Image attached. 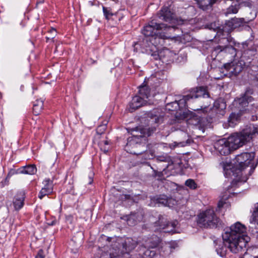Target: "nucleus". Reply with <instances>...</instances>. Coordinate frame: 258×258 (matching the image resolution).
Masks as SVG:
<instances>
[{
	"instance_id": "f257e3e1",
	"label": "nucleus",
	"mask_w": 258,
	"mask_h": 258,
	"mask_svg": "<svg viewBox=\"0 0 258 258\" xmlns=\"http://www.w3.org/2000/svg\"><path fill=\"white\" fill-rule=\"evenodd\" d=\"M257 136L258 124H250L241 131L232 134L228 138L217 141L214 144V148L221 155H226L231 150L242 147Z\"/></svg>"
},
{
	"instance_id": "f03ea898",
	"label": "nucleus",
	"mask_w": 258,
	"mask_h": 258,
	"mask_svg": "<svg viewBox=\"0 0 258 258\" xmlns=\"http://www.w3.org/2000/svg\"><path fill=\"white\" fill-rule=\"evenodd\" d=\"M173 28V27L167 26L164 24H158L152 21L150 24L144 27L142 32L146 37V41L149 42V46L150 45L156 46L159 44L162 45V42L164 39H173L175 37L169 35L165 32H160L159 31L162 30H170Z\"/></svg>"
},
{
	"instance_id": "7ed1b4c3",
	"label": "nucleus",
	"mask_w": 258,
	"mask_h": 258,
	"mask_svg": "<svg viewBox=\"0 0 258 258\" xmlns=\"http://www.w3.org/2000/svg\"><path fill=\"white\" fill-rule=\"evenodd\" d=\"M132 136L127 139L125 150L132 154L136 155L141 158L142 162L143 153L145 149V143L146 130L137 127L132 129Z\"/></svg>"
},
{
	"instance_id": "20e7f679",
	"label": "nucleus",
	"mask_w": 258,
	"mask_h": 258,
	"mask_svg": "<svg viewBox=\"0 0 258 258\" xmlns=\"http://www.w3.org/2000/svg\"><path fill=\"white\" fill-rule=\"evenodd\" d=\"M197 223L204 228H215L220 223V219L216 216L213 209L203 211L198 215Z\"/></svg>"
},
{
	"instance_id": "39448f33",
	"label": "nucleus",
	"mask_w": 258,
	"mask_h": 258,
	"mask_svg": "<svg viewBox=\"0 0 258 258\" xmlns=\"http://www.w3.org/2000/svg\"><path fill=\"white\" fill-rule=\"evenodd\" d=\"M137 245L136 242L131 238H119L114 244V252H112L113 256H119L120 255L128 253L135 248Z\"/></svg>"
},
{
	"instance_id": "423d86ee",
	"label": "nucleus",
	"mask_w": 258,
	"mask_h": 258,
	"mask_svg": "<svg viewBox=\"0 0 258 258\" xmlns=\"http://www.w3.org/2000/svg\"><path fill=\"white\" fill-rule=\"evenodd\" d=\"M209 97V94L207 90V87L204 86H200L192 89L190 93L187 95L184 96L183 98L178 101L172 103L176 105L179 108H180V105L184 107L188 106V101L192 100L194 98H198L199 97Z\"/></svg>"
},
{
	"instance_id": "0eeeda50",
	"label": "nucleus",
	"mask_w": 258,
	"mask_h": 258,
	"mask_svg": "<svg viewBox=\"0 0 258 258\" xmlns=\"http://www.w3.org/2000/svg\"><path fill=\"white\" fill-rule=\"evenodd\" d=\"M222 234V238L228 237L245 238L247 235L246 227L239 222H237L230 227L225 228Z\"/></svg>"
},
{
	"instance_id": "6e6552de",
	"label": "nucleus",
	"mask_w": 258,
	"mask_h": 258,
	"mask_svg": "<svg viewBox=\"0 0 258 258\" xmlns=\"http://www.w3.org/2000/svg\"><path fill=\"white\" fill-rule=\"evenodd\" d=\"M245 238L228 237V238H223V240L231 252L239 253L246 249V245L250 240L249 237H246Z\"/></svg>"
},
{
	"instance_id": "1a4fd4ad",
	"label": "nucleus",
	"mask_w": 258,
	"mask_h": 258,
	"mask_svg": "<svg viewBox=\"0 0 258 258\" xmlns=\"http://www.w3.org/2000/svg\"><path fill=\"white\" fill-rule=\"evenodd\" d=\"M254 153H243L241 154L238 155L236 156L233 160L234 164L236 166H238V170L241 171L245 167L250 166L251 170L253 169L256 165L254 166L253 163H252L254 157Z\"/></svg>"
},
{
	"instance_id": "9d476101",
	"label": "nucleus",
	"mask_w": 258,
	"mask_h": 258,
	"mask_svg": "<svg viewBox=\"0 0 258 258\" xmlns=\"http://www.w3.org/2000/svg\"><path fill=\"white\" fill-rule=\"evenodd\" d=\"M177 224V221L171 223L167 222L164 221L163 217L161 216L159 218V221L154 224L155 228H153V230L155 231H163L165 233L174 232V229Z\"/></svg>"
},
{
	"instance_id": "9b49d317",
	"label": "nucleus",
	"mask_w": 258,
	"mask_h": 258,
	"mask_svg": "<svg viewBox=\"0 0 258 258\" xmlns=\"http://www.w3.org/2000/svg\"><path fill=\"white\" fill-rule=\"evenodd\" d=\"M252 94V91L251 89L247 90L241 98L234 100L233 105L237 107L240 112L246 110L245 107L248 106V104L253 100V98L251 96Z\"/></svg>"
},
{
	"instance_id": "f8f14e48",
	"label": "nucleus",
	"mask_w": 258,
	"mask_h": 258,
	"mask_svg": "<svg viewBox=\"0 0 258 258\" xmlns=\"http://www.w3.org/2000/svg\"><path fill=\"white\" fill-rule=\"evenodd\" d=\"M159 145L158 144H149L146 147L143 153L142 162L144 161L152 159L155 157V153L157 151Z\"/></svg>"
},
{
	"instance_id": "ddd939ff",
	"label": "nucleus",
	"mask_w": 258,
	"mask_h": 258,
	"mask_svg": "<svg viewBox=\"0 0 258 258\" xmlns=\"http://www.w3.org/2000/svg\"><path fill=\"white\" fill-rule=\"evenodd\" d=\"M147 100H145L139 96H135L128 105V110L130 112H133L138 108L146 105Z\"/></svg>"
},
{
	"instance_id": "4468645a",
	"label": "nucleus",
	"mask_w": 258,
	"mask_h": 258,
	"mask_svg": "<svg viewBox=\"0 0 258 258\" xmlns=\"http://www.w3.org/2000/svg\"><path fill=\"white\" fill-rule=\"evenodd\" d=\"M156 204L158 206H167L169 208L173 207L177 203L175 200L171 198H167L165 195H162L156 198L155 200Z\"/></svg>"
},
{
	"instance_id": "2eb2a0df",
	"label": "nucleus",
	"mask_w": 258,
	"mask_h": 258,
	"mask_svg": "<svg viewBox=\"0 0 258 258\" xmlns=\"http://www.w3.org/2000/svg\"><path fill=\"white\" fill-rule=\"evenodd\" d=\"M220 44L215 47V50L218 52L222 51H227L228 49L231 53L235 51V48L230 44L229 39L227 38H223L220 39Z\"/></svg>"
},
{
	"instance_id": "dca6fc26",
	"label": "nucleus",
	"mask_w": 258,
	"mask_h": 258,
	"mask_svg": "<svg viewBox=\"0 0 258 258\" xmlns=\"http://www.w3.org/2000/svg\"><path fill=\"white\" fill-rule=\"evenodd\" d=\"M177 247V243L175 241L165 243L164 245L161 246L160 248V254L164 256H167Z\"/></svg>"
},
{
	"instance_id": "f3484780",
	"label": "nucleus",
	"mask_w": 258,
	"mask_h": 258,
	"mask_svg": "<svg viewBox=\"0 0 258 258\" xmlns=\"http://www.w3.org/2000/svg\"><path fill=\"white\" fill-rule=\"evenodd\" d=\"M245 21L243 18H234L231 19L226 22V25L231 29L239 28L245 25Z\"/></svg>"
},
{
	"instance_id": "a211bd4d",
	"label": "nucleus",
	"mask_w": 258,
	"mask_h": 258,
	"mask_svg": "<svg viewBox=\"0 0 258 258\" xmlns=\"http://www.w3.org/2000/svg\"><path fill=\"white\" fill-rule=\"evenodd\" d=\"M160 17L166 22H171L173 20V13L167 7L163 8L160 11Z\"/></svg>"
},
{
	"instance_id": "6ab92c4d",
	"label": "nucleus",
	"mask_w": 258,
	"mask_h": 258,
	"mask_svg": "<svg viewBox=\"0 0 258 258\" xmlns=\"http://www.w3.org/2000/svg\"><path fill=\"white\" fill-rule=\"evenodd\" d=\"M139 96L144 98L145 100H147L150 96V89L146 85H141L139 87Z\"/></svg>"
},
{
	"instance_id": "aec40b11",
	"label": "nucleus",
	"mask_w": 258,
	"mask_h": 258,
	"mask_svg": "<svg viewBox=\"0 0 258 258\" xmlns=\"http://www.w3.org/2000/svg\"><path fill=\"white\" fill-rule=\"evenodd\" d=\"M37 172V168L34 165H30L23 167L19 170V172L23 174L33 175Z\"/></svg>"
},
{
	"instance_id": "412c9836",
	"label": "nucleus",
	"mask_w": 258,
	"mask_h": 258,
	"mask_svg": "<svg viewBox=\"0 0 258 258\" xmlns=\"http://www.w3.org/2000/svg\"><path fill=\"white\" fill-rule=\"evenodd\" d=\"M224 67L227 71L234 75H238L242 69V67L240 66L237 65L236 67H234L233 64L231 63L225 64Z\"/></svg>"
},
{
	"instance_id": "4be33fe9",
	"label": "nucleus",
	"mask_w": 258,
	"mask_h": 258,
	"mask_svg": "<svg viewBox=\"0 0 258 258\" xmlns=\"http://www.w3.org/2000/svg\"><path fill=\"white\" fill-rule=\"evenodd\" d=\"M43 106V100L37 99L33 104V113L35 115H38L42 111Z\"/></svg>"
},
{
	"instance_id": "5701e85b",
	"label": "nucleus",
	"mask_w": 258,
	"mask_h": 258,
	"mask_svg": "<svg viewBox=\"0 0 258 258\" xmlns=\"http://www.w3.org/2000/svg\"><path fill=\"white\" fill-rule=\"evenodd\" d=\"M226 105L223 100H218L214 103V107L217 113L223 115Z\"/></svg>"
},
{
	"instance_id": "b1692460",
	"label": "nucleus",
	"mask_w": 258,
	"mask_h": 258,
	"mask_svg": "<svg viewBox=\"0 0 258 258\" xmlns=\"http://www.w3.org/2000/svg\"><path fill=\"white\" fill-rule=\"evenodd\" d=\"M227 246L226 245L225 242L223 241V243H221L218 245V246L216 247V251L218 255H219L221 257H225L227 254Z\"/></svg>"
},
{
	"instance_id": "393cba45",
	"label": "nucleus",
	"mask_w": 258,
	"mask_h": 258,
	"mask_svg": "<svg viewBox=\"0 0 258 258\" xmlns=\"http://www.w3.org/2000/svg\"><path fill=\"white\" fill-rule=\"evenodd\" d=\"M24 200L23 195H18L16 196L13 202L14 206L16 210H18L22 208L24 205Z\"/></svg>"
},
{
	"instance_id": "a878e982",
	"label": "nucleus",
	"mask_w": 258,
	"mask_h": 258,
	"mask_svg": "<svg viewBox=\"0 0 258 258\" xmlns=\"http://www.w3.org/2000/svg\"><path fill=\"white\" fill-rule=\"evenodd\" d=\"M250 228L252 229V231L258 234V217L254 216L252 214L250 218Z\"/></svg>"
},
{
	"instance_id": "bb28decb",
	"label": "nucleus",
	"mask_w": 258,
	"mask_h": 258,
	"mask_svg": "<svg viewBox=\"0 0 258 258\" xmlns=\"http://www.w3.org/2000/svg\"><path fill=\"white\" fill-rule=\"evenodd\" d=\"M160 240L156 236H154L152 239H149L146 241V246L150 248L156 247L159 244Z\"/></svg>"
},
{
	"instance_id": "cd10ccee",
	"label": "nucleus",
	"mask_w": 258,
	"mask_h": 258,
	"mask_svg": "<svg viewBox=\"0 0 258 258\" xmlns=\"http://www.w3.org/2000/svg\"><path fill=\"white\" fill-rule=\"evenodd\" d=\"M239 117V115L238 113H235L234 112L231 113L228 120L229 125L231 127L234 126L238 119Z\"/></svg>"
},
{
	"instance_id": "c85d7f7f",
	"label": "nucleus",
	"mask_w": 258,
	"mask_h": 258,
	"mask_svg": "<svg viewBox=\"0 0 258 258\" xmlns=\"http://www.w3.org/2000/svg\"><path fill=\"white\" fill-rule=\"evenodd\" d=\"M139 216V214H138L137 216H136V214H131L130 215L127 220V224L130 226H133L136 224L137 221H140L142 219L141 216L138 217Z\"/></svg>"
},
{
	"instance_id": "c756f323",
	"label": "nucleus",
	"mask_w": 258,
	"mask_h": 258,
	"mask_svg": "<svg viewBox=\"0 0 258 258\" xmlns=\"http://www.w3.org/2000/svg\"><path fill=\"white\" fill-rule=\"evenodd\" d=\"M254 51L252 50H247L243 52L242 54L241 58L244 60V59H246L247 60L252 59V55H254Z\"/></svg>"
},
{
	"instance_id": "7c9ffc66",
	"label": "nucleus",
	"mask_w": 258,
	"mask_h": 258,
	"mask_svg": "<svg viewBox=\"0 0 258 258\" xmlns=\"http://www.w3.org/2000/svg\"><path fill=\"white\" fill-rule=\"evenodd\" d=\"M43 183L44 184V186L43 187L47 189L48 192H52V189H53L52 180L49 178H46L44 180Z\"/></svg>"
},
{
	"instance_id": "2f4dec72",
	"label": "nucleus",
	"mask_w": 258,
	"mask_h": 258,
	"mask_svg": "<svg viewBox=\"0 0 258 258\" xmlns=\"http://www.w3.org/2000/svg\"><path fill=\"white\" fill-rule=\"evenodd\" d=\"M220 2V0H208L207 4L205 3L204 5H203L202 3H201V5H200V7L203 10H206L208 9V7L209 6L210 7H212V6L215 4H217L218 3Z\"/></svg>"
},
{
	"instance_id": "473e14b6",
	"label": "nucleus",
	"mask_w": 258,
	"mask_h": 258,
	"mask_svg": "<svg viewBox=\"0 0 258 258\" xmlns=\"http://www.w3.org/2000/svg\"><path fill=\"white\" fill-rule=\"evenodd\" d=\"M155 255V251L150 249H146L143 253L142 258H151Z\"/></svg>"
},
{
	"instance_id": "72a5a7b5",
	"label": "nucleus",
	"mask_w": 258,
	"mask_h": 258,
	"mask_svg": "<svg viewBox=\"0 0 258 258\" xmlns=\"http://www.w3.org/2000/svg\"><path fill=\"white\" fill-rule=\"evenodd\" d=\"M189 142L187 140L186 142H174L170 145V147L171 149H174L176 147H184L186 145L188 144Z\"/></svg>"
},
{
	"instance_id": "f704fd0d",
	"label": "nucleus",
	"mask_w": 258,
	"mask_h": 258,
	"mask_svg": "<svg viewBox=\"0 0 258 258\" xmlns=\"http://www.w3.org/2000/svg\"><path fill=\"white\" fill-rule=\"evenodd\" d=\"M103 12L107 20H109L110 17L113 15V14L111 12V10L108 8L103 7Z\"/></svg>"
},
{
	"instance_id": "c9c22d12",
	"label": "nucleus",
	"mask_w": 258,
	"mask_h": 258,
	"mask_svg": "<svg viewBox=\"0 0 258 258\" xmlns=\"http://www.w3.org/2000/svg\"><path fill=\"white\" fill-rule=\"evenodd\" d=\"M185 184L187 186L189 187L190 188L193 189H196L197 187V184L195 182V181L193 179H187L185 181Z\"/></svg>"
},
{
	"instance_id": "e433bc0d",
	"label": "nucleus",
	"mask_w": 258,
	"mask_h": 258,
	"mask_svg": "<svg viewBox=\"0 0 258 258\" xmlns=\"http://www.w3.org/2000/svg\"><path fill=\"white\" fill-rule=\"evenodd\" d=\"M238 12V8L236 6H231L229 7L227 10V14H236Z\"/></svg>"
},
{
	"instance_id": "4c0bfd02",
	"label": "nucleus",
	"mask_w": 258,
	"mask_h": 258,
	"mask_svg": "<svg viewBox=\"0 0 258 258\" xmlns=\"http://www.w3.org/2000/svg\"><path fill=\"white\" fill-rule=\"evenodd\" d=\"M246 177H243L242 179H241L240 177H238L233 180L232 185V186H234L235 185H236L239 182H245L246 181Z\"/></svg>"
},
{
	"instance_id": "58836bf2",
	"label": "nucleus",
	"mask_w": 258,
	"mask_h": 258,
	"mask_svg": "<svg viewBox=\"0 0 258 258\" xmlns=\"http://www.w3.org/2000/svg\"><path fill=\"white\" fill-rule=\"evenodd\" d=\"M48 33H53L52 37L46 36V41H48L49 40H53L56 36V30L54 28H51L49 31H48Z\"/></svg>"
},
{
	"instance_id": "ea45409f",
	"label": "nucleus",
	"mask_w": 258,
	"mask_h": 258,
	"mask_svg": "<svg viewBox=\"0 0 258 258\" xmlns=\"http://www.w3.org/2000/svg\"><path fill=\"white\" fill-rule=\"evenodd\" d=\"M157 161L160 162H167L169 160V157L166 154L165 155L158 156L156 157Z\"/></svg>"
},
{
	"instance_id": "a19ab883",
	"label": "nucleus",
	"mask_w": 258,
	"mask_h": 258,
	"mask_svg": "<svg viewBox=\"0 0 258 258\" xmlns=\"http://www.w3.org/2000/svg\"><path fill=\"white\" fill-rule=\"evenodd\" d=\"M229 204L226 202L225 201L223 200V199H221L219 201L218 204V207L219 209H220L221 208L224 207L225 206L226 207H228Z\"/></svg>"
},
{
	"instance_id": "79ce46f5",
	"label": "nucleus",
	"mask_w": 258,
	"mask_h": 258,
	"mask_svg": "<svg viewBox=\"0 0 258 258\" xmlns=\"http://www.w3.org/2000/svg\"><path fill=\"white\" fill-rule=\"evenodd\" d=\"M105 128L106 126L105 125L99 126L96 130L97 133L100 134H102L105 130Z\"/></svg>"
},
{
	"instance_id": "37998d69",
	"label": "nucleus",
	"mask_w": 258,
	"mask_h": 258,
	"mask_svg": "<svg viewBox=\"0 0 258 258\" xmlns=\"http://www.w3.org/2000/svg\"><path fill=\"white\" fill-rule=\"evenodd\" d=\"M99 146H100V149L102 151H103L105 153H106L108 152L109 147H106V146L103 145L102 143H99Z\"/></svg>"
},
{
	"instance_id": "c03bdc74",
	"label": "nucleus",
	"mask_w": 258,
	"mask_h": 258,
	"mask_svg": "<svg viewBox=\"0 0 258 258\" xmlns=\"http://www.w3.org/2000/svg\"><path fill=\"white\" fill-rule=\"evenodd\" d=\"M35 258H44V252L42 249H40Z\"/></svg>"
},
{
	"instance_id": "a18cd8bd",
	"label": "nucleus",
	"mask_w": 258,
	"mask_h": 258,
	"mask_svg": "<svg viewBox=\"0 0 258 258\" xmlns=\"http://www.w3.org/2000/svg\"><path fill=\"white\" fill-rule=\"evenodd\" d=\"M166 53H169V50L168 49L164 50L162 51H160L158 54V56L160 57V59H161L162 57L163 56V54Z\"/></svg>"
},
{
	"instance_id": "49530a36",
	"label": "nucleus",
	"mask_w": 258,
	"mask_h": 258,
	"mask_svg": "<svg viewBox=\"0 0 258 258\" xmlns=\"http://www.w3.org/2000/svg\"><path fill=\"white\" fill-rule=\"evenodd\" d=\"M253 214L254 216H257L258 217V204H257V206H255Z\"/></svg>"
},
{
	"instance_id": "de8ad7c7",
	"label": "nucleus",
	"mask_w": 258,
	"mask_h": 258,
	"mask_svg": "<svg viewBox=\"0 0 258 258\" xmlns=\"http://www.w3.org/2000/svg\"><path fill=\"white\" fill-rule=\"evenodd\" d=\"M46 195L44 194L43 191L41 190L39 193L38 197L40 199H42Z\"/></svg>"
},
{
	"instance_id": "09e8293b",
	"label": "nucleus",
	"mask_w": 258,
	"mask_h": 258,
	"mask_svg": "<svg viewBox=\"0 0 258 258\" xmlns=\"http://www.w3.org/2000/svg\"><path fill=\"white\" fill-rule=\"evenodd\" d=\"M41 190L43 191V192L44 193V194L45 195H49L50 194H51V192H48L47 189L46 188H45L44 187H43Z\"/></svg>"
},
{
	"instance_id": "8fccbe9b",
	"label": "nucleus",
	"mask_w": 258,
	"mask_h": 258,
	"mask_svg": "<svg viewBox=\"0 0 258 258\" xmlns=\"http://www.w3.org/2000/svg\"><path fill=\"white\" fill-rule=\"evenodd\" d=\"M41 190L43 191V192L44 193V194L45 195H49L50 194H51V192H48L47 189L46 188H45L44 187H43Z\"/></svg>"
},
{
	"instance_id": "3c124183",
	"label": "nucleus",
	"mask_w": 258,
	"mask_h": 258,
	"mask_svg": "<svg viewBox=\"0 0 258 258\" xmlns=\"http://www.w3.org/2000/svg\"><path fill=\"white\" fill-rule=\"evenodd\" d=\"M41 190L43 191V192L44 193V194L45 195H49L50 194H51V192H48L47 189L46 188H45L44 187H43Z\"/></svg>"
},
{
	"instance_id": "603ef678",
	"label": "nucleus",
	"mask_w": 258,
	"mask_h": 258,
	"mask_svg": "<svg viewBox=\"0 0 258 258\" xmlns=\"http://www.w3.org/2000/svg\"><path fill=\"white\" fill-rule=\"evenodd\" d=\"M100 143H103V145H105V146H108V144H109V143H108V141H101L100 142Z\"/></svg>"
},
{
	"instance_id": "864d4df0",
	"label": "nucleus",
	"mask_w": 258,
	"mask_h": 258,
	"mask_svg": "<svg viewBox=\"0 0 258 258\" xmlns=\"http://www.w3.org/2000/svg\"><path fill=\"white\" fill-rule=\"evenodd\" d=\"M93 181V178L92 177H89V184H91Z\"/></svg>"
},
{
	"instance_id": "5fc2aeb1",
	"label": "nucleus",
	"mask_w": 258,
	"mask_h": 258,
	"mask_svg": "<svg viewBox=\"0 0 258 258\" xmlns=\"http://www.w3.org/2000/svg\"><path fill=\"white\" fill-rule=\"evenodd\" d=\"M155 122L156 123H158L159 122V120H160V118L159 117H156L155 118Z\"/></svg>"
},
{
	"instance_id": "6e6d98bb",
	"label": "nucleus",
	"mask_w": 258,
	"mask_h": 258,
	"mask_svg": "<svg viewBox=\"0 0 258 258\" xmlns=\"http://www.w3.org/2000/svg\"><path fill=\"white\" fill-rule=\"evenodd\" d=\"M56 223L55 221H53L51 223L49 224L50 225H55Z\"/></svg>"
},
{
	"instance_id": "4d7b16f0",
	"label": "nucleus",
	"mask_w": 258,
	"mask_h": 258,
	"mask_svg": "<svg viewBox=\"0 0 258 258\" xmlns=\"http://www.w3.org/2000/svg\"><path fill=\"white\" fill-rule=\"evenodd\" d=\"M195 1L197 2V3H198V4L199 5H201V3H202V0H195Z\"/></svg>"
},
{
	"instance_id": "13d9d810",
	"label": "nucleus",
	"mask_w": 258,
	"mask_h": 258,
	"mask_svg": "<svg viewBox=\"0 0 258 258\" xmlns=\"http://www.w3.org/2000/svg\"><path fill=\"white\" fill-rule=\"evenodd\" d=\"M235 166H236V169L239 171L238 172V173H239V172H241L243 170H242L241 171H240L239 170H238V166H236L235 165Z\"/></svg>"
},
{
	"instance_id": "bf43d9fd",
	"label": "nucleus",
	"mask_w": 258,
	"mask_h": 258,
	"mask_svg": "<svg viewBox=\"0 0 258 258\" xmlns=\"http://www.w3.org/2000/svg\"><path fill=\"white\" fill-rule=\"evenodd\" d=\"M111 239V238H110V237H107V240L108 241H110Z\"/></svg>"
},
{
	"instance_id": "052dcab7",
	"label": "nucleus",
	"mask_w": 258,
	"mask_h": 258,
	"mask_svg": "<svg viewBox=\"0 0 258 258\" xmlns=\"http://www.w3.org/2000/svg\"><path fill=\"white\" fill-rule=\"evenodd\" d=\"M191 109L194 110H199V108H191Z\"/></svg>"
},
{
	"instance_id": "680f3d73",
	"label": "nucleus",
	"mask_w": 258,
	"mask_h": 258,
	"mask_svg": "<svg viewBox=\"0 0 258 258\" xmlns=\"http://www.w3.org/2000/svg\"><path fill=\"white\" fill-rule=\"evenodd\" d=\"M49 34H50V37H52L53 34V33H49Z\"/></svg>"
},
{
	"instance_id": "e2e57ef3",
	"label": "nucleus",
	"mask_w": 258,
	"mask_h": 258,
	"mask_svg": "<svg viewBox=\"0 0 258 258\" xmlns=\"http://www.w3.org/2000/svg\"><path fill=\"white\" fill-rule=\"evenodd\" d=\"M253 258H258V256H253Z\"/></svg>"
},
{
	"instance_id": "0e129e2a",
	"label": "nucleus",
	"mask_w": 258,
	"mask_h": 258,
	"mask_svg": "<svg viewBox=\"0 0 258 258\" xmlns=\"http://www.w3.org/2000/svg\"><path fill=\"white\" fill-rule=\"evenodd\" d=\"M224 170H226V167H225L224 168Z\"/></svg>"
},
{
	"instance_id": "69168bd1",
	"label": "nucleus",
	"mask_w": 258,
	"mask_h": 258,
	"mask_svg": "<svg viewBox=\"0 0 258 258\" xmlns=\"http://www.w3.org/2000/svg\"><path fill=\"white\" fill-rule=\"evenodd\" d=\"M243 258H244V257H243Z\"/></svg>"
}]
</instances>
